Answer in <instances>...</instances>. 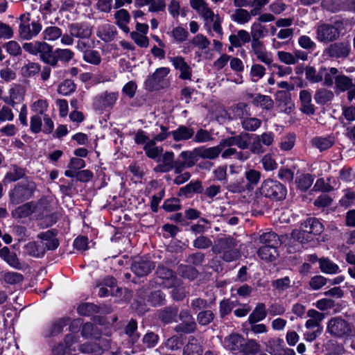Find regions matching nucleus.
Wrapping results in <instances>:
<instances>
[{
	"label": "nucleus",
	"mask_w": 355,
	"mask_h": 355,
	"mask_svg": "<svg viewBox=\"0 0 355 355\" xmlns=\"http://www.w3.org/2000/svg\"><path fill=\"white\" fill-rule=\"evenodd\" d=\"M137 322L135 320H130L125 327V333L130 338L131 343L134 345L139 339V334H136Z\"/></svg>",
	"instance_id": "obj_46"
},
{
	"label": "nucleus",
	"mask_w": 355,
	"mask_h": 355,
	"mask_svg": "<svg viewBox=\"0 0 355 355\" xmlns=\"http://www.w3.org/2000/svg\"><path fill=\"white\" fill-rule=\"evenodd\" d=\"M321 270L327 273H336L338 270L337 264L333 263L327 258H321L319 260Z\"/></svg>",
	"instance_id": "obj_54"
},
{
	"label": "nucleus",
	"mask_w": 355,
	"mask_h": 355,
	"mask_svg": "<svg viewBox=\"0 0 355 355\" xmlns=\"http://www.w3.org/2000/svg\"><path fill=\"white\" fill-rule=\"evenodd\" d=\"M76 89V85L71 80H65L58 89V92L62 95H69Z\"/></svg>",
	"instance_id": "obj_62"
},
{
	"label": "nucleus",
	"mask_w": 355,
	"mask_h": 355,
	"mask_svg": "<svg viewBox=\"0 0 355 355\" xmlns=\"http://www.w3.org/2000/svg\"><path fill=\"white\" fill-rule=\"evenodd\" d=\"M179 309L176 306H168L157 312V318L164 325L177 322Z\"/></svg>",
	"instance_id": "obj_15"
},
{
	"label": "nucleus",
	"mask_w": 355,
	"mask_h": 355,
	"mask_svg": "<svg viewBox=\"0 0 355 355\" xmlns=\"http://www.w3.org/2000/svg\"><path fill=\"white\" fill-rule=\"evenodd\" d=\"M214 245L212 241L207 236L200 235L193 241V246L200 250L207 249Z\"/></svg>",
	"instance_id": "obj_55"
},
{
	"label": "nucleus",
	"mask_w": 355,
	"mask_h": 355,
	"mask_svg": "<svg viewBox=\"0 0 355 355\" xmlns=\"http://www.w3.org/2000/svg\"><path fill=\"white\" fill-rule=\"evenodd\" d=\"M327 332L335 338H344L349 336L352 327L347 320L340 317H335L329 321Z\"/></svg>",
	"instance_id": "obj_7"
},
{
	"label": "nucleus",
	"mask_w": 355,
	"mask_h": 355,
	"mask_svg": "<svg viewBox=\"0 0 355 355\" xmlns=\"http://www.w3.org/2000/svg\"><path fill=\"white\" fill-rule=\"evenodd\" d=\"M180 157L187 162L188 167H191L194 166L198 160V148H196L193 150L182 151L180 153Z\"/></svg>",
	"instance_id": "obj_42"
},
{
	"label": "nucleus",
	"mask_w": 355,
	"mask_h": 355,
	"mask_svg": "<svg viewBox=\"0 0 355 355\" xmlns=\"http://www.w3.org/2000/svg\"><path fill=\"white\" fill-rule=\"evenodd\" d=\"M155 274L160 279L171 281L168 287L175 286L177 284L178 279L175 272L162 264L157 266Z\"/></svg>",
	"instance_id": "obj_27"
},
{
	"label": "nucleus",
	"mask_w": 355,
	"mask_h": 355,
	"mask_svg": "<svg viewBox=\"0 0 355 355\" xmlns=\"http://www.w3.org/2000/svg\"><path fill=\"white\" fill-rule=\"evenodd\" d=\"M40 241L44 242L46 250H55L59 245V241L56 238V232L53 230H50L44 232H41L37 235Z\"/></svg>",
	"instance_id": "obj_24"
},
{
	"label": "nucleus",
	"mask_w": 355,
	"mask_h": 355,
	"mask_svg": "<svg viewBox=\"0 0 355 355\" xmlns=\"http://www.w3.org/2000/svg\"><path fill=\"white\" fill-rule=\"evenodd\" d=\"M260 351V345L253 339L245 340L243 343V346L240 354L243 355H255Z\"/></svg>",
	"instance_id": "obj_37"
},
{
	"label": "nucleus",
	"mask_w": 355,
	"mask_h": 355,
	"mask_svg": "<svg viewBox=\"0 0 355 355\" xmlns=\"http://www.w3.org/2000/svg\"><path fill=\"white\" fill-rule=\"evenodd\" d=\"M24 249L28 254L34 257H42L46 252L44 242L43 241L29 242L25 245Z\"/></svg>",
	"instance_id": "obj_26"
},
{
	"label": "nucleus",
	"mask_w": 355,
	"mask_h": 355,
	"mask_svg": "<svg viewBox=\"0 0 355 355\" xmlns=\"http://www.w3.org/2000/svg\"><path fill=\"white\" fill-rule=\"evenodd\" d=\"M147 301L153 306H162L166 303V295L160 290L155 291L150 293Z\"/></svg>",
	"instance_id": "obj_39"
},
{
	"label": "nucleus",
	"mask_w": 355,
	"mask_h": 355,
	"mask_svg": "<svg viewBox=\"0 0 355 355\" xmlns=\"http://www.w3.org/2000/svg\"><path fill=\"white\" fill-rule=\"evenodd\" d=\"M117 34L114 26L107 25L101 31V38L104 42H108L112 41Z\"/></svg>",
	"instance_id": "obj_58"
},
{
	"label": "nucleus",
	"mask_w": 355,
	"mask_h": 355,
	"mask_svg": "<svg viewBox=\"0 0 355 355\" xmlns=\"http://www.w3.org/2000/svg\"><path fill=\"white\" fill-rule=\"evenodd\" d=\"M267 316V310L266 309V305L263 303H258L252 312L250 314L248 317V322L250 324H254V323H257L263 320H264Z\"/></svg>",
	"instance_id": "obj_29"
},
{
	"label": "nucleus",
	"mask_w": 355,
	"mask_h": 355,
	"mask_svg": "<svg viewBox=\"0 0 355 355\" xmlns=\"http://www.w3.org/2000/svg\"><path fill=\"white\" fill-rule=\"evenodd\" d=\"M43 39L53 41L62 35V31L57 26H49L42 32Z\"/></svg>",
	"instance_id": "obj_48"
},
{
	"label": "nucleus",
	"mask_w": 355,
	"mask_h": 355,
	"mask_svg": "<svg viewBox=\"0 0 355 355\" xmlns=\"http://www.w3.org/2000/svg\"><path fill=\"white\" fill-rule=\"evenodd\" d=\"M229 40L233 46L241 47L244 44L250 41V35L245 30H239L237 35L232 34L230 35Z\"/></svg>",
	"instance_id": "obj_31"
},
{
	"label": "nucleus",
	"mask_w": 355,
	"mask_h": 355,
	"mask_svg": "<svg viewBox=\"0 0 355 355\" xmlns=\"http://www.w3.org/2000/svg\"><path fill=\"white\" fill-rule=\"evenodd\" d=\"M268 33L265 26L260 23H254L251 27V35L252 39H260L263 37Z\"/></svg>",
	"instance_id": "obj_64"
},
{
	"label": "nucleus",
	"mask_w": 355,
	"mask_h": 355,
	"mask_svg": "<svg viewBox=\"0 0 355 355\" xmlns=\"http://www.w3.org/2000/svg\"><path fill=\"white\" fill-rule=\"evenodd\" d=\"M69 33L76 38L88 39L92 33V28L86 23H73L69 26Z\"/></svg>",
	"instance_id": "obj_17"
},
{
	"label": "nucleus",
	"mask_w": 355,
	"mask_h": 355,
	"mask_svg": "<svg viewBox=\"0 0 355 355\" xmlns=\"http://www.w3.org/2000/svg\"><path fill=\"white\" fill-rule=\"evenodd\" d=\"M38 53L41 60L44 63L53 67L56 66L55 51H53V47L51 45L44 42H41Z\"/></svg>",
	"instance_id": "obj_19"
},
{
	"label": "nucleus",
	"mask_w": 355,
	"mask_h": 355,
	"mask_svg": "<svg viewBox=\"0 0 355 355\" xmlns=\"http://www.w3.org/2000/svg\"><path fill=\"white\" fill-rule=\"evenodd\" d=\"M313 146L318 148L320 151L326 150L332 146L334 142L327 138L314 137L311 140Z\"/></svg>",
	"instance_id": "obj_57"
},
{
	"label": "nucleus",
	"mask_w": 355,
	"mask_h": 355,
	"mask_svg": "<svg viewBox=\"0 0 355 355\" xmlns=\"http://www.w3.org/2000/svg\"><path fill=\"white\" fill-rule=\"evenodd\" d=\"M181 323L176 325L174 330L177 333L191 334L197 329V324L188 309H182L178 313Z\"/></svg>",
	"instance_id": "obj_9"
},
{
	"label": "nucleus",
	"mask_w": 355,
	"mask_h": 355,
	"mask_svg": "<svg viewBox=\"0 0 355 355\" xmlns=\"http://www.w3.org/2000/svg\"><path fill=\"white\" fill-rule=\"evenodd\" d=\"M110 347V340L105 338H99L94 342H87L79 346V350L84 354L101 355Z\"/></svg>",
	"instance_id": "obj_10"
},
{
	"label": "nucleus",
	"mask_w": 355,
	"mask_h": 355,
	"mask_svg": "<svg viewBox=\"0 0 355 355\" xmlns=\"http://www.w3.org/2000/svg\"><path fill=\"white\" fill-rule=\"evenodd\" d=\"M244 338L239 334H232L224 339V347L233 352L239 354L241 352Z\"/></svg>",
	"instance_id": "obj_18"
},
{
	"label": "nucleus",
	"mask_w": 355,
	"mask_h": 355,
	"mask_svg": "<svg viewBox=\"0 0 355 355\" xmlns=\"http://www.w3.org/2000/svg\"><path fill=\"white\" fill-rule=\"evenodd\" d=\"M40 65L35 62H28L21 69V73L24 77L30 78L38 73Z\"/></svg>",
	"instance_id": "obj_47"
},
{
	"label": "nucleus",
	"mask_w": 355,
	"mask_h": 355,
	"mask_svg": "<svg viewBox=\"0 0 355 355\" xmlns=\"http://www.w3.org/2000/svg\"><path fill=\"white\" fill-rule=\"evenodd\" d=\"M19 37L21 40H30L37 35L42 26L39 20H31L29 12L22 14L19 17Z\"/></svg>",
	"instance_id": "obj_4"
},
{
	"label": "nucleus",
	"mask_w": 355,
	"mask_h": 355,
	"mask_svg": "<svg viewBox=\"0 0 355 355\" xmlns=\"http://www.w3.org/2000/svg\"><path fill=\"white\" fill-rule=\"evenodd\" d=\"M118 98V93L105 92L95 99L94 105L98 109L112 107Z\"/></svg>",
	"instance_id": "obj_22"
},
{
	"label": "nucleus",
	"mask_w": 355,
	"mask_h": 355,
	"mask_svg": "<svg viewBox=\"0 0 355 355\" xmlns=\"http://www.w3.org/2000/svg\"><path fill=\"white\" fill-rule=\"evenodd\" d=\"M313 182V178L311 174H302L295 179V183L299 189L302 191L308 190Z\"/></svg>",
	"instance_id": "obj_41"
},
{
	"label": "nucleus",
	"mask_w": 355,
	"mask_h": 355,
	"mask_svg": "<svg viewBox=\"0 0 355 355\" xmlns=\"http://www.w3.org/2000/svg\"><path fill=\"white\" fill-rule=\"evenodd\" d=\"M39 203L40 201L37 202L31 201L24 203L22 205L17 207L15 209L12 210L11 215L14 218L16 219L26 218L35 211L37 207V204Z\"/></svg>",
	"instance_id": "obj_20"
},
{
	"label": "nucleus",
	"mask_w": 355,
	"mask_h": 355,
	"mask_svg": "<svg viewBox=\"0 0 355 355\" xmlns=\"http://www.w3.org/2000/svg\"><path fill=\"white\" fill-rule=\"evenodd\" d=\"M192 139L193 141L196 143H205L214 139L211 132L202 128H200L196 133L194 132V136Z\"/></svg>",
	"instance_id": "obj_51"
},
{
	"label": "nucleus",
	"mask_w": 355,
	"mask_h": 355,
	"mask_svg": "<svg viewBox=\"0 0 355 355\" xmlns=\"http://www.w3.org/2000/svg\"><path fill=\"white\" fill-rule=\"evenodd\" d=\"M275 101L281 112L289 114L293 111L294 104L290 92L284 90L277 91L275 94Z\"/></svg>",
	"instance_id": "obj_13"
},
{
	"label": "nucleus",
	"mask_w": 355,
	"mask_h": 355,
	"mask_svg": "<svg viewBox=\"0 0 355 355\" xmlns=\"http://www.w3.org/2000/svg\"><path fill=\"white\" fill-rule=\"evenodd\" d=\"M306 78L311 83H319L322 80V74L317 72L313 67H306L305 69Z\"/></svg>",
	"instance_id": "obj_63"
},
{
	"label": "nucleus",
	"mask_w": 355,
	"mask_h": 355,
	"mask_svg": "<svg viewBox=\"0 0 355 355\" xmlns=\"http://www.w3.org/2000/svg\"><path fill=\"white\" fill-rule=\"evenodd\" d=\"M215 318V314L211 310H202L197 314V322L200 325L207 326Z\"/></svg>",
	"instance_id": "obj_44"
},
{
	"label": "nucleus",
	"mask_w": 355,
	"mask_h": 355,
	"mask_svg": "<svg viewBox=\"0 0 355 355\" xmlns=\"http://www.w3.org/2000/svg\"><path fill=\"white\" fill-rule=\"evenodd\" d=\"M69 318H61L55 321L51 328L49 336H54L61 333L63 330V328L69 324Z\"/></svg>",
	"instance_id": "obj_53"
},
{
	"label": "nucleus",
	"mask_w": 355,
	"mask_h": 355,
	"mask_svg": "<svg viewBox=\"0 0 355 355\" xmlns=\"http://www.w3.org/2000/svg\"><path fill=\"white\" fill-rule=\"evenodd\" d=\"M292 238L300 242V243H308L313 240L314 237L312 234H310L309 232H305L304 230H295L292 232L291 234Z\"/></svg>",
	"instance_id": "obj_45"
},
{
	"label": "nucleus",
	"mask_w": 355,
	"mask_h": 355,
	"mask_svg": "<svg viewBox=\"0 0 355 355\" xmlns=\"http://www.w3.org/2000/svg\"><path fill=\"white\" fill-rule=\"evenodd\" d=\"M245 177L248 180V185L246 187L255 186L261 179V173L254 169H250L245 172Z\"/></svg>",
	"instance_id": "obj_61"
},
{
	"label": "nucleus",
	"mask_w": 355,
	"mask_h": 355,
	"mask_svg": "<svg viewBox=\"0 0 355 355\" xmlns=\"http://www.w3.org/2000/svg\"><path fill=\"white\" fill-rule=\"evenodd\" d=\"M178 271L183 277L191 280L197 278L198 275V271L194 267L188 265H180Z\"/></svg>",
	"instance_id": "obj_50"
},
{
	"label": "nucleus",
	"mask_w": 355,
	"mask_h": 355,
	"mask_svg": "<svg viewBox=\"0 0 355 355\" xmlns=\"http://www.w3.org/2000/svg\"><path fill=\"white\" fill-rule=\"evenodd\" d=\"M83 59L85 62L94 65H98L101 62L100 53L92 49L84 51Z\"/></svg>",
	"instance_id": "obj_52"
},
{
	"label": "nucleus",
	"mask_w": 355,
	"mask_h": 355,
	"mask_svg": "<svg viewBox=\"0 0 355 355\" xmlns=\"http://www.w3.org/2000/svg\"><path fill=\"white\" fill-rule=\"evenodd\" d=\"M250 139V134L243 132L235 137H228L225 139H222L220 141V146L222 149L226 146L230 147L236 145L241 149H247L249 146V141Z\"/></svg>",
	"instance_id": "obj_12"
},
{
	"label": "nucleus",
	"mask_w": 355,
	"mask_h": 355,
	"mask_svg": "<svg viewBox=\"0 0 355 355\" xmlns=\"http://www.w3.org/2000/svg\"><path fill=\"white\" fill-rule=\"evenodd\" d=\"M182 344V337L178 335L170 337L165 342L166 347L171 351H175L180 349V347Z\"/></svg>",
	"instance_id": "obj_59"
},
{
	"label": "nucleus",
	"mask_w": 355,
	"mask_h": 355,
	"mask_svg": "<svg viewBox=\"0 0 355 355\" xmlns=\"http://www.w3.org/2000/svg\"><path fill=\"white\" fill-rule=\"evenodd\" d=\"M169 60L172 62L175 69L179 70L180 74L179 78L182 80H191L192 70L191 67L182 56L170 57Z\"/></svg>",
	"instance_id": "obj_14"
},
{
	"label": "nucleus",
	"mask_w": 355,
	"mask_h": 355,
	"mask_svg": "<svg viewBox=\"0 0 355 355\" xmlns=\"http://www.w3.org/2000/svg\"><path fill=\"white\" fill-rule=\"evenodd\" d=\"M252 16L253 15L251 14V10L248 11L243 8H237L231 15V19L238 24H244L250 21Z\"/></svg>",
	"instance_id": "obj_36"
},
{
	"label": "nucleus",
	"mask_w": 355,
	"mask_h": 355,
	"mask_svg": "<svg viewBox=\"0 0 355 355\" xmlns=\"http://www.w3.org/2000/svg\"><path fill=\"white\" fill-rule=\"evenodd\" d=\"M159 339V336L157 334L153 331L147 332L142 338L143 346L148 348H153L157 345Z\"/></svg>",
	"instance_id": "obj_56"
},
{
	"label": "nucleus",
	"mask_w": 355,
	"mask_h": 355,
	"mask_svg": "<svg viewBox=\"0 0 355 355\" xmlns=\"http://www.w3.org/2000/svg\"><path fill=\"white\" fill-rule=\"evenodd\" d=\"M260 193L265 198L272 200L282 201L286 197L287 189L283 184L277 180L268 179L262 183Z\"/></svg>",
	"instance_id": "obj_5"
},
{
	"label": "nucleus",
	"mask_w": 355,
	"mask_h": 355,
	"mask_svg": "<svg viewBox=\"0 0 355 355\" xmlns=\"http://www.w3.org/2000/svg\"><path fill=\"white\" fill-rule=\"evenodd\" d=\"M171 70L168 67L157 68L152 74L148 75L144 81V89L148 92H158L168 88L170 81L166 78Z\"/></svg>",
	"instance_id": "obj_2"
},
{
	"label": "nucleus",
	"mask_w": 355,
	"mask_h": 355,
	"mask_svg": "<svg viewBox=\"0 0 355 355\" xmlns=\"http://www.w3.org/2000/svg\"><path fill=\"white\" fill-rule=\"evenodd\" d=\"M343 22L336 21L334 24H322L316 29L317 40L323 43H329L336 41L340 36Z\"/></svg>",
	"instance_id": "obj_6"
},
{
	"label": "nucleus",
	"mask_w": 355,
	"mask_h": 355,
	"mask_svg": "<svg viewBox=\"0 0 355 355\" xmlns=\"http://www.w3.org/2000/svg\"><path fill=\"white\" fill-rule=\"evenodd\" d=\"M202 191L203 188L201 182L196 180L195 182H190L185 187L180 188V194L187 196L193 193H201Z\"/></svg>",
	"instance_id": "obj_40"
},
{
	"label": "nucleus",
	"mask_w": 355,
	"mask_h": 355,
	"mask_svg": "<svg viewBox=\"0 0 355 355\" xmlns=\"http://www.w3.org/2000/svg\"><path fill=\"white\" fill-rule=\"evenodd\" d=\"M202 347L193 336L189 338L188 343L183 348V355H202Z\"/></svg>",
	"instance_id": "obj_32"
},
{
	"label": "nucleus",
	"mask_w": 355,
	"mask_h": 355,
	"mask_svg": "<svg viewBox=\"0 0 355 355\" xmlns=\"http://www.w3.org/2000/svg\"><path fill=\"white\" fill-rule=\"evenodd\" d=\"M37 189L36 184L32 181L26 180L15 185L10 191L9 198L12 204L18 205L33 197Z\"/></svg>",
	"instance_id": "obj_3"
},
{
	"label": "nucleus",
	"mask_w": 355,
	"mask_h": 355,
	"mask_svg": "<svg viewBox=\"0 0 355 355\" xmlns=\"http://www.w3.org/2000/svg\"><path fill=\"white\" fill-rule=\"evenodd\" d=\"M155 263L148 259H139L132 261L131 270L137 277H145L155 268Z\"/></svg>",
	"instance_id": "obj_11"
},
{
	"label": "nucleus",
	"mask_w": 355,
	"mask_h": 355,
	"mask_svg": "<svg viewBox=\"0 0 355 355\" xmlns=\"http://www.w3.org/2000/svg\"><path fill=\"white\" fill-rule=\"evenodd\" d=\"M199 157L202 159H215L222 152L220 144L218 146L206 148L205 146L198 147Z\"/></svg>",
	"instance_id": "obj_30"
},
{
	"label": "nucleus",
	"mask_w": 355,
	"mask_h": 355,
	"mask_svg": "<svg viewBox=\"0 0 355 355\" xmlns=\"http://www.w3.org/2000/svg\"><path fill=\"white\" fill-rule=\"evenodd\" d=\"M174 153L169 151H166L162 154L158 159V162L160 163L153 168L154 172L168 173L172 171L174 168Z\"/></svg>",
	"instance_id": "obj_16"
},
{
	"label": "nucleus",
	"mask_w": 355,
	"mask_h": 355,
	"mask_svg": "<svg viewBox=\"0 0 355 355\" xmlns=\"http://www.w3.org/2000/svg\"><path fill=\"white\" fill-rule=\"evenodd\" d=\"M300 100L302 112L307 115H312L315 113V107L311 102V94L308 90L304 89L300 92Z\"/></svg>",
	"instance_id": "obj_23"
},
{
	"label": "nucleus",
	"mask_w": 355,
	"mask_h": 355,
	"mask_svg": "<svg viewBox=\"0 0 355 355\" xmlns=\"http://www.w3.org/2000/svg\"><path fill=\"white\" fill-rule=\"evenodd\" d=\"M350 50L349 42H335L324 49L323 55L332 59L346 58L349 56Z\"/></svg>",
	"instance_id": "obj_8"
},
{
	"label": "nucleus",
	"mask_w": 355,
	"mask_h": 355,
	"mask_svg": "<svg viewBox=\"0 0 355 355\" xmlns=\"http://www.w3.org/2000/svg\"><path fill=\"white\" fill-rule=\"evenodd\" d=\"M211 251L227 263L236 261L241 257L239 242L231 236L218 238L214 243Z\"/></svg>",
	"instance_id": "obj_1"
},
{
	"label": "nucleus",
	"mask_w": 355,
	"mask_h": 355,
	"mask_svg": "<svg viewBox=\"0 0 355 355\" xmlns=\"http://www.w3.org/2000/svg\"><path fill=\"white\" fill-rule=\"evenodd\" d=\"M276 248L261 246L257 250L258 257L266 261L272 262L276 259L278 255Z\"/></svg>",
	"instance_id": "obj_34"
},
{
	"label": "nucleus",
	"mask_w": 355,
	"mask_h": 355,
	"mask_svg": "<svg viewBox=\"0 0 355 355\" xmlns=\"http://www.w3.org/2000/svg\"><path fill=\"white\" fill-rule=\"evenodd\" d=\"M300 228L304 230L314 237L321 234L324 231V226L317 218H309L303 222Z\"/></svg>",
	"instance_id": "obj_21"
},
{
	"label": "nucleus",
	"mask_w": 355,
	"mask_h": 355,
	"mask_svg": "<svg viewBox=\"0 0 355 355\" xmlns=\"http://www.w3.org/2000/svg\"><path fill=\"white\" fill-rule=\"evenodd\" d=\"M259 242L262 244L261 246H267L270 248H277L282 244V241L279 236L273 232H265L259 236Z\"/></svg>",
	"instance_id": "obj_28"
},
{
	"label": "nucleus",
	"mask_w": 355,
	"mask_h": 355,
	"mask_svg": "<svg viewBox=\"0 0 355 355\" xmlns=\"http://www.w3.org/2000/svg\"><path fill=\"white\" fill-rule=\"evenodd\" d=\"M261 121L255 117H247L241 122L243 128L251 132L257 130L261 126Z\"/></svg>",
	"instance_id": "obj_49"
},
{
	"label": "nucleus",
	"mask_w": 355,
	"mask_h": 355,
	"mask_svg": "<svg viewBox=\"0 0 355 355\" xmlns=\"http://www.w3.org/2000/svg\"><path fill=\"white\" fill-rule=\"evenodd\" d=\"M77 311L80 315L90 316L99 312V308L93 303H83L77 308Z\"/></svg>",
	"instance_id": "obj_43"
},
{
	"label": "nucleus",
	"mask_w": 355,
	"mask_h": 355,
	"mask_svg": "<svg viewBox=\"0 0 355 355\" xmlns=\"http://www.w3.org/2000/svg\"><path fill=\"white\" fill-rule=\"evenodd\" d=\"M334 97V94L332 91L325 88H320L315 91L314 94V99L319 105H326L331 102Z\"/></svg>",
	"instance_id": "obj_33"
},
{
	"label": "nucleus",
	"mask_w": 355,
	"mask_h": 355,
	"mask_svg": "<svg viewBox=\"0 0 355 355\" xmlns=\"http://www.w3.org/2000/svg\"><path fill=\"white\" fill-rule=\"evenodd\" d=\"M171 136L176 142L187 141L193 137L194 130L190 126L180 125L175 130L171 131Z\"/></svg>",
	"instance_id": "obj_25"
},
{
	"label": "nucleus",
	"mask_w": 355,
	"mask_h": 355,
	"mask_svg": "<svg viewBox=\"0 0 355 355\" xmlns=\"http://www.w3.org/2000/svg\"><path fill=\"white\" fill-rule=\"evenodd\" d=\"M25 174V169L17 165H14L12 167V171L7 173L6 179L8 180L10 182H15L22 178Z\"/></svg>",
	"instance_id": "obj_60"
},
{
	"label": "nucleus",
	"mask_w": 355,
	"mask_h": 355,
	"mask_svg": "<svg viewBox=\"0 0 355 355\" xmlns=\"http://www.w3.org/2000/svg\"><path fill=\"white\" fill-rule=\"evenodd\" d=\"M336 87L340 92L349 91L354 87L352 78L345 75H338L335 77Z\"/></svg>",
	"instance_id": "obj_38"
},
{
	"label": "nucleus",
	"mask_w": 355,
	"mask_h": 355,
	"mask_svg": "<svg viewBox=\"0 0 355 355\" xmlns=\"http://www.w3.org/2000/svg\"><path fill=\"white\" fill-rule=\"evenodd\" d=\"M252 104L256 107H260L266 110H270L274 107V102L271 97L261 94H257L254 98Z\"/></svg>",
	"instance_id": "obj_35"
}]
</instances>
